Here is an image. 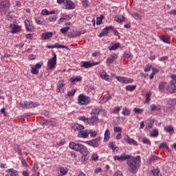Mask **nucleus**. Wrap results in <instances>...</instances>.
I'll use <instances>...</instances> for the list:
<instances>
[{"mask_svg": "<svg viewBox=\"0 0 176 176\" xmlns=\"http://www.w3.org/2000/svg\"><path fill=\"white\" fill-rule=\"evenodd\" d=\"M9 28H11L12 34H17V32H20L21 28L19 25H16L14 24H10Z\"/></svg>", "mask_w": 176, "mask_h": 176, "instance_id": "15", "label": "nucleus"}, {"mask_svg": "<svg viewBox=\"0 0 176 176\" xmlns=\"http://www.w3.org/2000/svg\"><path fill=\"white\" fill-rule=\"evenodd\" d=\"M100 120V118H98V116H91V118L88 120L89 124L90 126H94L98 124V122Z\"/></svg>", "mask_w": 176, "mask_h": 176, "instance_id": "12", "label": "nucleus"}, {"mask_svg": "<svg viewBox=\"0 0 176 176\" xmlns=\"http://www.w3.org/2000/svg\"><path fill=\"white\" fill-rule=\"evenodd\" d=\"M78 101L80 105H87L90 102V97L81 94L78 96Z\"/></svg>", "mask_w": 176, "mask_h": 176, "instance_id": "6", "label": "nucleus"}, {"mask_svg": "<svg viewBox=\"0 0 176 176\" xmlns=\"http://www.w3.org/2000/svg\"><path fill=\"white\" fill-rule=\"evenodd\" d=\"M59 170H60V173L62 175H65V174H67V173H68V168H67L60 167L59 168Z\"/></svg>", "mask_w": 176, "mask_h": 176, "instance_id": "41", "label": "nucleus"}, {"mask_svg": "<svg viewBox=\"0 0 176 176\" xmlns=\"http://www.w3.org/2000/svg\"><path fill=\"white\" fill-rule=\"evenodd\" d=\"M168 104L170 105V107H168V109H170V111H173L175 109V105H176V98H169L167 101Z\"/></svg>", "mask_w": 176, "mask_h": 176, "instance_id": "13", "label": "nucleus"}, {"mask_svg": "<svg viewBox=\"0 0 176 176\" xmlns=\"http://www.w3.org/2000/svg\"><path fill=\"white\" fill-rule=\"evenodd\" d=\"M69 148L74 151H78V152L84 156H87V155H89V150L87 149V147L79 143L76 144L74 142H71L69 144Z\"/></svg>", "mask_w": 176, "mask_h": 176, "instance_id": "2", "label": "nucleus"}, {"mask_svg": "<svg viewBox=\"0 0 176 176\" xmlns=\"http://www.w3.org/2000/svg\"><path fill=\"white\" fill-rule=\"evenodd\" d=\"M46 47H47V49H54L56 47H57V49H67L68 50V47L65 46V45H58V43H56L54 45H46Z\"/></svg>", "mask_w": 176, "mask_h": 176, "instance_id": "17", "label": "nucleus"}, {"mask_svg": "<svg viewBox=\"0 0 176 176\" xmlns=\"http://www.w3.org/2000/svg\"><path fill=\"white\" fill-rule=\"evenodd\" d=\"M82 81V77L80 76H76V77H73L70 79V82L74 83V82H81Z\"/></svg>", "mask_w": 176, "mask_h": 176, "instance_id": "36", "label": "nucleus"}, {"mask_svg": "<svg viewBox=\"0 0 176 176\" xmlns=\"http://www.w3.org/2000/svg\"><path fill=\"white\" fill-rule=\"evenodd\" d=\"M104 141L107 142L109 140V137L111 136V131H109V129H107L104 134Z\"/></svg>", "mask_w": 176, "mask_h": 176, "instance_id": "28", "label": "nucleus"}, {"mask_svg": "<svg viewBox=\"0 0 176 176\" xmlns=\"http://www.w3.org/2000/svg\"><path fill=\"white\" fill-rule=\"evenodd\" d=\"M122 113L124 116H129L131 113V111L127 107H124Z\"/></svg>", "mask_w": 176, "mask_h": 176, "instance_id": "29", "label": "nucleus"}, {"mask_svg": "<svg viewBox=\"0 0 176 176\" xmlns=\"http://www.w3.org/2000/svg\"><path fill=\"white\" fill-rule=\"evenodd\" d=\"M151 111H160L161 107L160 105L151 104L150 106Z\"/></svg>", "mask_w": 176, "mask_h": 176, "instance_id": "38", "label": "nucleus"}, {"mask_svg": "<svg viewBox=\"0 0 176 176\" xmlns=\"http://www.w3.org/2000/svg\"><path fill=\"white\" fill-rule=\"evenodd\" d=\"M109 30H113V26H109L107 27L106 28H104L102 32L98 35V36L100 38L102 37V36H107L108 35V31H109Z\"/></svg>", "mask_w": 176, "mask_h": 176, "instance_id": "16", "label": "nucleus"}, {"mask_svg": "<svg viewBox=\"0 0 176 176\" xmlns=\"http://www.w3.org/2000/svg\"><path fill=\"white\" fill-rule=\"evenodd\" d=\"M40 124L42 126H49V120H43L40 122Z\"/></svg>", "mask_w": 176, "mask_h": 176, "instance_id": "44", "label": "nucleus"}, {"mask_svg": "<svg viewBox=\"0 0 176 176\" xmlns=\"http://www.w3.org/2000/svg\"><path fill=\"white\" fill-rule=\"evenodd\" d=\"M164 130L166 133H172V131H174V127L171 125H167L166 126H164Z\"/></svg>", "mask_w": 176, "mask_h": 176, "instance_id": "35", "label": "nucleus"}, {"mask_svg": "<svg viewBox=\"0 0 176 176\" xmlns=\"http://www.w3.org/2000/svg\"><path fill=\"white\" fill-rule=\"evenodd\" d=\"M35 21L39 25H45L46 24V21L42 17L35 18Z\"/></svg>", "mask_w": 176, "mask_h": 176, "instance_id": "25", "label": "nucleus"}, {"mask_svg": "<svg viewBox=\"0 0 176 176\" xmlns=\"http://www.w3.org/2000/svg\"><path fill=\"white\" fill-rule=\"evenodd\" d=\"M143 144H147V145H151V140L149 139L144 138L142 140Z\"/></svg>", "mask_w": 176, "mask_h": 176, "instance_id": "47", "label": "nucleus"}, {"mask_svg": "<svg viewBox=\"0 0 176 176\" xmlns=\"http://www.w3.org/2000/svg\"><path fill=\"white\" fill-rule=\"evenodd\" d=\"M113 159L114 160H118V162H124V160L129 159L127 160L126 164L129 171L133 174H135L138 171V168L141 167V157L140 155L131 158V155L122 154L120 156L115 155Z\"/></svg>", "mask_w": 176, "mask_h": 176, "instance_id": "1", "label": "nucleus"}, {"mask_svg": "<svg viewBox=\"0 0 176 176\" xmlns=\"http://www.w3.org/2000/svg\"><path fill=\"white\" fill-rule=\"evenodd\" d=\"M8 172L10 173V176H15L17 174V171L13 169H9Z\"/></svg>", "mask_w": 176, "mask_h": 176, "instance_id": "45", "label": "nucleus"}, {"mask_svg": "<svg viewBox=\"0 0 176 176\" xmlns=\"http://www.w3.org/2000/svg\"><path fill=\"white\" fill-rule=\"evenodd\" d=\"M91 160H94V162H96V160H98V155L97 153H93L92 156L91 157Z\"/></svg>", "mask_w": 176, "mask_h": 176, "instance_id": "48", "label": "nucleus"}, {"mask_svg": "<svg viewBox=\"0 0 176 176\" xmlns=\"http://www.w3.org/2000/svg\"><path fill=\"white\" fill-rule=\"evenodd\" d=\"M100 112H101V109L100 108L94 109L91 112V116H93V115H99Z\"/></svg>", "mask_w": 176, "mask_h": 176, "instance_id": "33", "label": "nucleus"}, {"mask_svg": "<svg viewBox=\"0 0 176 176\" xmlns=\"http://www.w3.org/2000/svg\"><path fill=\"white\" fill-rule=\"evenodd\" d=\"M166 86H167V82H160L159 86H158V89H159L160 91L164 90V89H166Z\"/></svg>", "mask_w": 176, "mask_h": 176, "instance_id": "31", "label": "nucleus"}, {"mask_svg": "<svg viewBox=\"0 0 176 176\" xmlns=\"http://www.w3.org/2000/svg\"><path fill=\"white\" fill-rule=\"evenodd\" d=\"M65 3L66 9H75V4H74V2L71 0H67Z\"/></svg>", "mask_w": 176, "mask_h": 176, "instance_id": "19", "label": "nucleus"}, {"mask_svg": "<svg viewBox=\"0 0 176 176\" xmlns=\"http://www.w3.org/2000/svg\"><path fill=\"white\" fill-rule=\"evenodd\" d=\"M160 39L162 41V42H164V43H170V41H168V38H166L165 36H160Z\"/></svg>", "mask_w": 176, "mask_h": 176, "instance_id": "43", "label": "nucleus"}, {"mask_svg": "<svg viewBox=\"0 0 176 176\" xmlns=\"http://www.w3.org/2000/svg\"><path fill=\"white\" fill-rule=\"evenodd\" d=\"M31 74L33 75H38L39 74V70L38 69H36L34 67H31Z\"/></svg>", "mask_w": 176, "mask_h": 176, "instance_id": "42", "label": "nucleus"}, {"mask_svg": "<svg viewBox=\"0 0 176 176\" xmlns=\"http://www.w3.org/2000/svg\"><path fill=\"white\" fill-rule=\"evenodd\" d=\"M118 58V55L113 54L107 59V64H112Z\"/></svg>", "mask_w": 176, "mask_h": 176, "instance_id": "20", "label": "nucleus"}, {"mask_svg": "<svg viewBox=\"0 0 176 176\" xmlns=\"http://www.w3.org/2000/svg\"><path fill=\"white\" fill-rule=\"evenodd\" d=\"M170 78L172 80L169 82V84L167 86V90L170 94H174V93H176V75L172 74Z\"/></svg>", "mask_w": 176, "mask_h": 176, "instance_id": "3", "label": "nucleus"}, {"mask_svg": "<svg viewBox=\"0 0 176 176\" xmlns=\"http://www.w3.org/2000/svg\"><path fill=\"white\" fill-rule=\"evenodd\" d=\"M133 112H135V113H142V112H144V109L140 108H134Z\"/></svg>", "mask_w": 176, "mask_h": 176, "instance_id": "46", "label": "nucleus"}, {"mask_svg": "<svg viewBox=\"0 0 176 176\" xmlns=\"http://www.w3.org/2000/svg\"><path fill=\"white\" fill-rule=\"evenodd\" d=\"M102 23V18H97L96 19V24L97 25H100Z\"/></svg>", "mask_w": 176, "mask_h": 176, "instance_id": "63", "label": "nucleus"}, {"mask_svg": "<svg viewBox=\"0 0 176 176\" xmlns=\"http://www.w3.org/2000/svg\"><path fill=\"white\" fill-rule=\"evenodd\" d=\"M119 111H120V108L119 107H116L113 110V113H119Z\"/></svg>", "mask_w": 176, "mask_h": 176, "instance_id": "61", "label": "nucleus"}, {"mask_svg": "<svg viewBox=\"0 0 176 176\" xmlns=\"http://www.w3.org/2000/svg\"><path fill=\"white\" fill-rule=\"evenodd\" d=\"M100 77L102 78V79H104V80H107V81L109 80L111 76L107 74V72L102 71L100 72Z\"/></svg>", "mask_w": 176, "mask_h": 176, "instance_id": "23", "label": "nucleus"}, {"mask_svg": "<svg viewBox=\"0 0 176 176\" xmlns=\"http://www.w3.org/2000/svg\"><path fill=\"white\" fill-rule=\"evenodd\" d=\"M65 83H64V80H59L58 82L56 91L57 93H64L65 88Z\"/></svg>", "mask_w": 176, "mask_h": 176, "instance_id": "10", "label": "nucleus"}, {"mask_svg": "<svg viewBox=\"0 0 176 176\" xmlns=\"http://www.w3.org/2000/svg\"><path fill=\"white\" fill-rule=\"evenodd\" d=\"M119 46H120V43H117L116 44L112 45L111 46L109 47V50L112 52V50H116V49H118V47H119Z\"/></svg>", "mask_w": 176, "mask_h": 176, "instance_id": "32", "label": "nucleus"}, {"mask_svg": "<svg viewBox=\"0 0 176 176\" xmlns=\"http://www.w3.org/2000/svg\"><path fill=\"white\" fill-rule=\"evenodd\" d=\"M68 30H69V27L62 28L60 29V32L62 34H65V32H67Z\"/></svg>", "mask_w": 176, "mask_h": 176, "instance_id": "51", "label": "nucleus"}, {"mask_svg": "<svg viewBox=\"0 0 176 176\" xmlns=\"http://www.w3.org/2000/svg\"><path fill=\"white\" fill-rule=\"evenodd\" d=\"M113 176H123V173H122L121 171H117V172L114 173Z\"/></svg>", "mask_w": 176, "mask_h": 176, "instance_id": "64", "label": "nucleus"}, {"mask_svg": "<svg viewBox=\"0 0 176 176\" xmlns=\"http://www.w3.org/2000/svg\"><path fill=\"white\" fill-rule=\"evenodd\" d=\"M116 79L118 80V82H120L121 83H133L134 82V80L133 78H127L126 77H116Z\"/></svg>", "mask_w": 176, "mask_h": 176, "instance_id": "11", "label": "nucleus"}, {"mask_svg": "<svg viewBox=\"0 0 176 176\" xmlns=\"http://www.w3.org/2000/svg\"><path fill=\"white\" fill-rule=\"evenodd\" d=\"M91 133V129H87L85 131H80L78 134V138H87L89 134Z\"/></svg>", "mask_w": 176, "mask_h": 176, "instance_id": "9", "label": "nucleus"}, {"mask_svg": "<svg viewBox=\"0 0 176 176\" xmlns=\"http://www.w3.org/2000/svg\"><path fill=\"white\" fill-rule=\"evenodd\" d=\"M137 86L135 85H128L125 89L127 90V91H133V90H135Z\"/></svg>", "mask_w": 176, "mask_h": 176, "instance_id": "40", "label": "nucleus"}, {"mask_svg": "<svg viewBox=\"0 0 176 176\" xmlns=\"http://www.w3.org/2000/svg\"><path fill=\"white\" fill-rule=\"evenodd\" d=\"M151 173H153L154 176H159V169H153L151 170Z\"/></svg>", "mask_w": 176, "mask_h": 176, "instance_id": "55", "label": "nucleus"}, {"mask_svg": "<svg viewBox=\"0 0 176 176\" xmlns=\"http://www.w3.org/2000/svg\"><path fill=\"white\" fill-rule=\"evenodd\" d=\"M53 57L48 60V67H50V69L52 70L56 68V65H57V55L53 52L52 53Z\"/></svg>", "mask_w": 176, "mask_h": 176, "instance_id": "5", "label": "nucleus"}, {"mask_svg": "<svg viewBox=\"0 0 176 176\" xmlns=\"http://www.w3.org/2000/svg\"><path fill=\"white\" fill-rule=\"evenodd\" d=\"M159 135V131L157 129H153L150 134V137H157Z\"/></svg>", "mask_w": 176, "mask_h": 176, "instance_id": "39", "label": "nucleus"}, {"mask_svg": "<svg viewBox=\"0 0 176 176\" xmlns=\"http://www.w3.org/2000/svg\"><path fill=\"white\" fill-rule=\"evenodd\" d=\"M10 5L9 4V2L8 1H3L0 3V13H6V12L8 10Z\"/></svg>", "mask_w": 176, "mask_h": 176, "instance_id": "7", "label": "nucleus"}, {"mask_svg": "<svg viewBox=\"0 0 176 176\" xmlns=\"http://www.w3.org/2000/svg\"><path fill=\"white\" fill-rule=\"evenodd\" d=\"M81 68H91L93 65H91V62L90 61H82L80 63Z\"/></svg>", "mask_w": 176, "mask_h": 176, "instance_id": "21", "label": "nucleus"}, {"mask_svg": "<svg viewBox=\"0 0 176 176\" xmlns=\"http://www.w3.org/2000/svg\"><path fill=\"white\" fill-rule=\"evenodd\" d=\"M113 130L115 133H122V128L120 126H115Z\"/></svg>", "mask_w": 176, "mask_h": 176, "instance_id": "54", "label": "nucleus"}, {"mask_svg": "<svg viewBox=\"0 0 176 176\" xmlns=\"http://www.w3.org/2000/svg\"><path fill=\"white\" fill-rule=\"evenodd\" d=\"M70 19L71 18L69 17V15H65L59 19V21H60V23H65V21H69Z\"/></svg>", "mask_w": 176, "mask_h": 176, "instance_id": "34", "label": "nucleus"}, {"mask_svg": "<svg viewBox=\"0 0 176 176\" xmlns=\"http://www.w3.org/2000/svg\"><path fill=\"white\" fill-rule=\"evenodd\" d=\"M41 14H42L43 16H46V14H47V16H49V11H48L47 10H46V9H44V10H43L41 11Z\"/></svg>", "mask_w": 176, "mask_h": 176, "instance_id": "57", "label": "nucleus"}, {"mask_svg": "<svg viewBox=\"0 0 176 176\" xmlns=\"http://www.w3.org/2000/svg\"><path fill=\"white\" fill-rule=\"evenodd\" d=\"M124 58H130L131 56V54H130V52H125L123 55Z\"/></svg>", "mask_w": 176, "mask_h": 176, "instance_id": "52", "label": "nucleus"}, {"mask_svg": "<svg viewBox=\"0 0 176 176\" xmlns=\"http://www.w3.org/2000/svg\"><path fill=\"white\" fill-rule=\"evenodd\" d=\"M132 17L135 19V20H142V16H141L139 13L133 12L131 14Z\"/></svg>", "mask_w": 176, "mask_h": 176, "instance_id": "30", "label": "nucleus"}, {"mask_svg": "<svg viewBox=\"0 0 176 176\" xmlns=\"http://www.w3.org/2000/svg\"><path fill=\"white\" fill-rule=\"evenodd\" d=\"M101 141V138H96L94 140H89L87 142V144L90 146H93L94 148H97L98 146V142Z\"/></svg>", "mask_w": 176, "mask_h": 176, "instance_id": "8", "label": "nucleus"}, {"mask_svg": "<svg viewBox=\"0 0 176 176\" xmlns=\"http://www.w3.org/2000/svg\"><path fill=\"white\" fill-rule=\"evenodd\" d=\"M124 141L127 142V144H129L130 145H137V142L134 140V139L130 138L129 136H126L124 138Z\"/></svg>", "mask_w": 176, "mask_h": 176, "instance_id": "22", "label": "nucleus"}, {"mask_svg": "<svg viewBox=\"0 0 176 176\" xmlns=\"http://www.w3.org/2000/svg\"><path fill=\"white\" fill-rule=\"evenodd\" d=\"M49 20H50V21H56V20H57V16H56V15H54V16H50V17L49 18Z\"/></svg>", "mask_w": 176, "mask_h": 176, "instance_id": "62", "label": "nucleus"}, {"mask_svg": "<svg viewBox=\"0 0 176 176\" xmlns=\"http://www.w3.org/2000/svg\"><path fill=\"white\" fill-rule=\"evenodd\" d=\"M57 124V122H56L55 121H52V120H49L48 121V126H54Z\"/></svg>", "mask_w": 176, "mask_h": 176, "instance_id": "56", "label": "nucleus"}, {"mask_svg": "<svg viewBox=\"0 0 176 176\" xmlns=\"http://www.w3.org/2000/svg\"><path fill=\"white\" fill-rule=\"evenodd\" d=\"M152 96V93H151V91L147 92L146 94V99L144 102L146 104H148V102H149L151 101V96Z\"/></svg>", "mask_w": 176, "mask_h": 176, "instance_id": "37", "label": "nucleus"}, {"mask_svg": "<svg viewBox=\"0 0 176 176\" xmlns=\"http://www.w3.org/2000/svg\"><path fill=\"white\" fill-rule=\"evenodd\" d=\"M43 65V63L42 62H39L38 63H36L35 65H34V68L37 69L38 70V69H41V68L42 67V65Z\"/></svg>", "mask_w": 176, "mask_h": 176, "instance_id": "50", "label": "nucleus"}, {"mask_svg": "<svg viewBox=\"0 0 176 176\" xmlns=\"http://www.w3.org/2000/svg\"><path fill=\"white\" fill-rule=\"evenodd\" d=\"M21 107L23 109H25V108H36V107L39 106V103L38 102H32V101H24L23 102H21Z\"/></svg>", "mask_w": 176, "mask_h": 176, "instance_id": "4", "label": "nucleus"}, {"mask_svg": "<svg viewBox=\"0 0 176 176\" xmlns=\"http://www.w3.org/2000/svg\"><path fill=\"white\" fill-rule=\"evenodd\" d=\"M78 119H79V120H82V122H86V121L89 122V118H87L85 116L79 117Z\"/></svg>", "mask_w": 176, "mask_h": 176, "instance_id": "58", "label": "nucleus"}, {"mask_svg": "<svg viewBox=\"0 0 176 176\" xmlns=\"http://www.w3.org/2000/svg\"><path fill=\"white\" fill-rule=\"evenodd\" d=\"M13 149L19 155V156H23V153L21 151V148H20V146L19 144H14L13 146Z\"/></svg>", "mask_w": 176, "mask_h": 176, "instance_id": "24", "label": "nucleus"}, {"mask_svg": "<svg viewBox=\"0 0 176 176\" xmlns=\"http://www.w3.org/2000/svg\"><path fill=\"white\" fill-rule=\"evenodd\" d=\"M27 31H30V32H32L34 31V26L29 25L28 28H26Z\"/></svg>", "mask_w": 176, "mask_h": 176, "instance_id": "60", "label": "nucleus"}, {"mask_svg": "<svg viewBox=\"0 0 176 176\" xmlns=\"http://www.w3.org/2000/svg\"><path fill=\"white\" fill-rule=\"evenodd\" d=\"M71 128L74 131H82V130H85V126L78 123H74L71 126Z\"/></svg>", "mask_w": 176, "mask_h": 176, "instance_id": "14", "label": "nucleus"}, {"mask_svg": "<svg viewBox=\"0 0 176 176\" xmlns=\"http://www.w3.org/2000/svg\"><path fill=\"white\" fill-rule=\"evenodd\" d=\"M109 98H111V95L109 94L104 95L102 98L100 100V103L105 104V102H107L109 100Z\"/></svg>", "mask_w": 176, "mask_h": 176, "instance_id": "27", "label": "nucleus"}, {"mask_svg": "<svg viewBox=\"0 0 176 176\" xmlns=\"http://www.w3.org/2000/svg\"><path fill=\"white\" fill-rule=\"evenodd\" d=\"M159 148H160V149H163V148H166V149H168V146H167V144L163 142L160 144Z\"/></svg>", "mask_w": 176, "mask_h": 176, "instance_id": "49", "label": "nucleus"}, {"mask_svg": "<svg viewBox=\"0 0 176 176\" xmlns=\"http://www.w3.org/2000/svg\"><path fill=\"white\" fill-rule=\"evenodd\" d=\"M76 92V90H72L71 91H68L67 92V96L69 97H72V96H74V94H75Z\"/></svg>", "mask_w": 176, "mask_h": 176, "instance_id": "59", "label": "nucleus"}, {"mask_svg": "<svg viewBox=\"0 0 176 176\" xmlns=\"http://www.w3.org/2000/svg\"><path fill=\"white\" fill-rule=\"evenodd\" d=\"M114 20L115 21H116L117 23H123V21H124V20H126V17H124V16H116L114 17Z\"/></svg>", "mask_w": 176, "mask_h": 176, "instance_id": "26", "label": "nucleus"}, {"mask_svg": "<svg viewBox=\"0 0 176 176\" xmlns=\"http://www.w3.org/2000/svg\"><path fill=\"white\" fill-rule=\"evenodd\" d=\"M159 159V157L156 155H151V157L149 159L150 162H155V160H157Z\"/></svg>", "mask_w": 176, "mask_h": 176, "instance_id": "53", "label": "nucleus"}, {"mask_svg": "<svg viewBox=\"0 0 176 176\" xmlns=\"http://www.w3.org/2000/svg\"><path fill=\"white\" fill-rule=\"evenodd\" d=\"M52 36H53V32H49L43 33L41 35V38L43 39V41H46V39H50Z\"/></svg>", "mask_w": 176, "mask_h": 176, "instance_id": "18", "label": "nucleus"}]
</instances>
